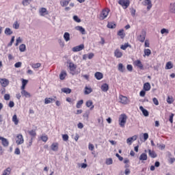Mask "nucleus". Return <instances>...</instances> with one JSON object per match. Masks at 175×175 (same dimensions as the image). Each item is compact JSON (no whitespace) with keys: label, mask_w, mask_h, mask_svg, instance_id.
Listing matches in <instances>:
<instances>
[{"label":"nucleus","mask_w":175,"mask_h":175,"mask_svg":"<svg viewBox=\"0 0 175 175\" xmlns=\"http://www.w3.org/2000/svg\"><path fill=\"white\" fill-rule=\"evenodd\" d=\"M107 27L111 28V29L115 28L116 27V24L113 23H108Z\"/></svg>","instance_id":"603ef678"},{"label":"nucleus","mask_w":175,"mask_h":175,"mask_svg":"<svg viewBox=\"0 0 175 175\" xmlns=\"http://www.w3.org/2000/svg\"><path fill=\"white\" fill-rule=\"evenodd\" d=\"M68 69L70 70V74L72 75V76H75V75H76V69H77V66L73 62H69Z\"/></svg>","instance_id":"7ed1b4c3"},{"label":"nucleus","mask_w":175,"mask_h":175,"mask_svg":"<svg viewBox=\"0 0 175 175\" xmlns=\"http://www.w3.org/2000/svg\"><path fill=\"white\" fill-rule=\"evenodd\" d=\"M161 35H165L166 36L167 35H169V29L163 28L161 30Z\"/></svg>","instance_id":"58836bf2"},{"label":"nucleus","mask_w":175,"mask_h":175,"mask_svg":"<svg viewBox=\"0 0 175 175\" xmlns=\"http://www.w3.org/2000/svg\"><path fill=\"white\" fill-rule=\"evenodd\" d=\"M86 106L87 107H90V110H93L94 107L92 100H89L86 102Z\"/></svg>","instance_id":"cd10ccee"},{"label":"nucleus","mask_w":175,"mask_h":175,"mask_svg":"<svg viewBox=\"0 0 175 175\" xmlns=\"http://www.w3.org/2000/svg\"><path fill=\"white\" fill-rule=\"evenodd\" d=\"M41 140L46 143V142L49 140V137H47V135H42L41 136Z\"/></svg>","instance_id":"3c124183"},{"label":"nucleus","mask_w":175,"mask_h":175,"mask_svg":"<svg viewBox=\"0 0 175 175\" xmlns=\"http://www.w3.org/2000/svg\"><path fill=\"white\" fill-rule=\"evenodd\" d=\"M118 69L119 72H121L122 73H124V72H125V67L124 66V65L122 63H120L118 64Z\"/></svg>","instance_id":"7c9ffc66"},{"label":"nucleus","mask_w":175,"mask_h":175,"mask_svg":"<svg viewBox=\"0 0 175 175\" xmlns=\"http://www.w3.org/2000/svg\"><path fill=\"white\" fill-rule=\"evenodd\" d=\"M94 77L97 80H102V79H103V74L102 72H97L94 74Z\"/></svg>","instance_id":"a211bd4d"},{"label":"nucleus","mask_w":175,"mask_h":175,"mask_svg":"<svg viewBox=\"0 0 175 175\" xmlns=\"http://www.w3.org/2000/svg\"><path fill=\"white\" fill-rule=\"evenodd\" d=\"M53 102H55V99L53 98H45L44 99V104L49 105L50 103H53Z\"/></svg>","instance_id":"6ab92c4d"},{"label":"nucleus","mask_w":175,"mask_h":175,"mask_svg":"<svg viewBox=\"0 0 175 175\" xmlns=\"http://www.w3.org/2000/svg\"><path fill=\"white\" fill-rule=\"evenodd\" d=\"M62 139L64 142H68L69 140V135L68 134H64L62 135Z\"/></svg>","instance_id":"09e8293b"},{"label":"nucleus","mask_w":175,"mask_h":175,"mask_svg":"<svg viewBox=\"0 0 175 175\" xmlns=\"http://www.w3.org/2000/svg\"><path fill=\"white\" fill-rule=\"evenodd\" d=\"M13 28H14V29H18V28H20V24H18V22H14V23L13 24Z\"/></svg>","instance_id":"8fccbe9b"},{"label":"nucleus","mask_w":175,"mask_h":175,"mask_svg":"<svg viewBox=\"0 0 175 175\" xmlns=\"http://www.w3.org/2000/svg\"><path fill=\"white\" fill-rule=\"evenodd\" d=\"M26 49H27V46H25V44H22L19 46V51H21V53H24Z\"/></svg>","instance_id":"4c0bfd02"},{"label":"nucleus","mask_w":175,"mask_h":175,"mask_svg":"<svg viewBox=\"0 0 175 175\" xmlns=\"http://www.w3.org/2000/svg\"><path fill=\"white\" fill-rule=\"evenodd\" d=\"M66 71L65 70H62L61 72H60V75H59V79L60 80H65V77H66Z\"/></svg>","instance_id":"c756f323"},{"label":"nucleus","mask_w":175,"mask_h":175,"mask_svg":"<svg viewBox=\"0 0 175 175\" xmlns=\"http://www.w3.org/2000/svg\"><path fill=\"white\" fill-rule=\"evenodd\" d=\"M148 154L149 156H150L151 158H157V153L154 150H148Z\"/></svg>","instance_id":"473e14b6"},{"label":"nucleus","mask_w":175,"mask_h":175,"mask_svg":"<svg viewBox=\"0 0 175 175\" xmlns=\"http://www.w3.org/2000/svg\"><path fill=\"white\" fill-rule=\"evenodd\" d=\"M109 13H110V10L109 9L103 10L99 15L100 20H105V18L109 16Z\"/></svg>","instance_id":"20e7f679"},{"label":"nucleus","mask_w":175,"mask_h":175,"mask_svg":"<svg viewBox=\"0 0 175 175\" xmlns=\"http://www.w3.org/2000/svg\"><path fill=\"white\" fill-rule=\"evenodd\" d=\"M62 92H64V94H70L72 92V90L68 88H64L62 89Z\"/></svg>","instance_id":"a19ab883"},{"label":"nucleus","mask_w":175,"mask_h":175,"mask_svg":"<svg viewBox=\"0 0 175 175\" xmlns=\"http://www.w3.org/2000/svg\"><path fill=\"white\" fill-rule=\"evenodd\" d=\"M152 102L156 106H158V105H159V101H158V98L155 97L152 98Z\"/></svg>","instance_id":"6e6d98bb"},{"label":"nucleus","mask_w":175,"mask_h":175,"mask_svg":"<svg viewBox=\"0 0 175 175\" xmlns=\"http://www.w3.org/2000/svg\"><path fill=\"white\" fill-rule=\"evenodd\" d=\"M168 162H169V163H170V165H173V163H174V162H175V158L170 157Z\"/></svg>","instance_id":"13d9d810"},{"label":"nucleus","mask_w":175,"mask_h":175,"mask_svg":"<svg viewBox=\"0 0 175 175\" xmlns=\"http://www.w3.org/2000/svg\"><path fill=\"white\" fill-rule=\"evenodd\" d=\"M78 166L81 167L82 169H85L87 167V163L78 164Z\"/></svg>","instance_id":"0e129e2a"},{"label":"nucleus","mask_w":175,"mask_h":175,"mask_svg":"<svg viewBox=\"0 0 175 175\" xmlns=\"http://www.w3.org/2000/svg\"><path fill=\"white\" fill-rule=\"evenodd\" d=\"M148 156L147 154L146 153H142L141 154V155L139 156V161H147L148 159Z\"/></svg>","instance_id":"2f4dec72"},{"label":"nucleus","mask_w":175,"mask_h":175,"mask_svg":"<svg viewBox=\"0 0 175 175\" xmlns=\"http://www.w3.org/2000/svg\"><path fill=\"white\" fill-rule=\"evenodd\" d=\"M21 65H23V63H21V62H18L14 64V66L15 68H21Z\"/></svg>","instance_id":"e2e57ef3"},{"label":"nucleus","mask_w":175,"mask_h":175,"mask_svg":"<svg viewBox=\"0 0 175 175\" xmlns=\"http://www.w3.org/2000/svg\"><path fill=\"white\" fill-rule=\"evenodd\" d=\"M52 151H58V143L55 142L51 146Z\"/></svg>","instance_id":"393cba45"},{"label":"nucleus","mask_w":175,"mask_h":175,"mask_svg":"<svg viewBox=\"0 0 175 175\" xmlns=\"http://www.w3.org/2000/svg\"><path fill=\"white\" fill-rule=\"evenodd\" d=\"M16 144H18V146H20L24 144V137L23 136V135L18 134L16 135Z\"/></svg>","instance_id":"0eeeda50"},{"label":"nucleus","mask_w":175,"mask_h":175,"mask_svg":"<svg viewBox=\"0 0 175 175\" xmlns=\"http://www.w3.org/2000/svg\"><path fill=\"white\" fill-rule=\"evenodd\" d=\"M70 2V0H61L60 5L64 8L65 6H68Z\"/></svg>","instance_id":"5701e85b"},{"label":"nucleus","mask_w":175,"mask_h":175,"mask_svg":"<svg viewBox=\"0 0 175 175\" xmlns=\"http://www.w3.org/2000/svg\"><path fill=\"white\" fill-rule=\"evenodd\" d=\"M91 92H92V88H88V87L85 88V92H84L85 95H88L91 94Z\"/></svg>","instance_id":"e433bc0d"},{"label":"nucleus","mask_w":175,"mask_h":175,"mask_svg":"<svg viewBox=\"0 0 175 175\" xmlns=\"http://www.w3.org/2000/svg\"><path fill=\"white\" fill-rule=\"evenodd\" d=\"M139 110H141V111H142V113L144 114V116L145 117H148V111H147V109H144V107H143V106H140L139 107Z\"/></svg>","instance_id":"4be33fe9"},{"label":"nucleus","mask_w":175,"mask_h":175,"mask_svg":"<svg viewBox=\"0 0 175 175\" xmlns=\"http://www.w3.org/2000/svg\"><path fill=\"white\" fill-rule=\"evenodd\" d=\"M142 5L144 6H147V10H151V8H152V3L151 0H144L142 2Z\"/></svg>","instance_id":"1a4fd4ad"},{"label":"nucleus","mask_w":175,"mask_h":175,"mask_svg":"<svg viewBox=\"0 0 175 175\" xmlns=\"http://www.w3.org/2000/svg\"><path fill=\"white\" fill-rule=\"evenodd\" d=\"M88 148L90 151H94L95 146H94V144H89Z\"/></svg>","instance_id":"052dcab7"},{"label":"nucleus","mask_w":175,"mask_h":175,"mask_svg":"<svg viewBox=\"0 0 175 175\" xmlns=\"http://www.w3.org/2000/svg\"><path fill=\"white\" fill-rule=\"evenodd\" d=\"M173 68V64H172V62H168L166 64L165 69H172Z\"/></svg>","instance_id":"c03bdc74"},{"label":"nucleus","mask_w":175,"mask_h":175,"mask_svg":"<svg viewBox=\"0 0 175 175\" xmlns=\"http://www.w3.org/2000/svg\"><path fill=\"white\" fill-rule=\"evenodd\" d=\"M128 47H129V44H124V45H121L120 49L122 50H125L126 49H128Z\"/></svg>","instance_id":"bf43d9fd"},{"label":"nucleus","mask_w":175,"mask_h":175,"mask_svg":"<svg viewBox=\"0 0 175 175\" xmlns=\"http://www.w3.org/2000/svg\"><path fill=\"white\" fill-rule=\"evenodd\" d=\"M170 13H174L175 14V3L170 5Z\"/></svg>","instance_id":"f704fd0d"},{"label":"nucleus","mask_w":175,"mask_h":175,"mask_svg":"<svg viewBox=\"0 0 175 175\" xmlns=\"http://www.w3.org/2000/svg\"><path fill=\"white\" fill-rule=\"evenodd\" d=\"M83 103H84V101L83 100H79L77 103V105H76L77 109H80Z\"/></svg>","instance_id":"79ce46f5"},{"label":"nucleus","mask_w":175,"mask_h":175,"mask_svg":"<svg viewBox=\"0 0 175 175\" xmlns=\"http://www.w3.org/2000/svg\"><path fill=\"white\" fill-rule=\"evenodd\" d=\"M81 50H84V45L83 44L72 48V51L74 53L81 51Z\"/></svg>","instance_id":"f8f14e48"},{"label":"nucleus","mask_w":175,"mask_h":175,"mask_svg":"<svg viewBox=\"0 0 175 175\" xmlns=\"http://www.w3.org/2000/svg\"><path fill=\"white\" fill-rule=\"evenodd\" d=\"M98 123L99 125H103V118L100 117L97 119Z\"/></svg>","instance_id":"4d7b16f0"},{"label":"nucleus","mask_w":175,"mask_h":175,"mask_svg":"<svg viewBox=\"0 0 175 175\" xmlns=\"http://www.w3.org/2000/svg\"><path fill=\"white\" fill-rule=\"evenodd\" d=\"M120 103H122V105H128L129 103V99H128V97L120 95L119 96Z\"/></svg>","instance_id":"6e6552de"},{"label":"nucleus","mask_w":175,"mask_h":175,"mask_svg":"<svg viewBox=\"0 0 175 175\" xmlns=\"http://www.w3.org/2000/svg\"><path fill=\"white\" fill-rule=\"evenodd\" d=\"M135 140H137V135H133V137H129L126 139V143L129 144V146H131L132 145V143Z\"/></svg>","instance_id":"9b49d317"},{"label":"nucleus","mask_w":175,"mask_h":175,"mask_svg":"<svg viewBox=\"0 0 175 175\" xmlns=\"http://www.w3.org/2000/svg\"><path fill=\"white\" fill-rule=\"evenodd\" d=\"M46 14H49V12H47V9L44 8H42L40 10V15L43 16H46Z\"/></svg>","instance_id":"aec40b11"},{"label":"nucleus","mask_w":175,"mask_h":175,"mask_svg":"<svg viewBox=\"0 0 175 175\" xmlns=\"http://www.w3.org/2000/svg\"><path fill=\"white\" fill-rule=\"evenodd\" d=\"M94 53H90L88 55V59H92V58H94Z\"/></svg>","instance_id":"774afa93"},{"label":"nucleus","mask_w":175,"mask_h":175,"mask_svg":"<svg viewBox=\"0 0 175 175\" xmlns=\"http://www.w3.org/2000/svg\"><path fill=\"white\" fill-rule=\"evenodd\" d=\"M12 122L14 123V125H18V118H17V115L14 114L12 116Z\"/></svg>","instance_id":"c9c22d12"},{"label":"nucleus","mask_w":175,"mask_h":175,"mask_svg":"<svg viewBox=\"0 0 175 175\" xmlns=\"http://www.w3.org/2000/svg\"><path fill=\"white\" fill-rule=\"evenodd\" d=\"M73 20L76 21V23H81V20L77 15L73 16Z\"/></svg>","instance_id":"864d4df0"},{"label":"nucleus","mask_w":175,"mask_h":175,"mask_svg":"<svg viewBox=\"0 0 175 175\" xmlns=\"http://www.w3.org/2000/svg\"><path fill=\"white\" fill-rule=\"evenodd\" d=\"M139 96H142V98L146 96V90H142L139 92Z\"/></svg>","instance_id":"69168bd1"},{"label":"nucleus","mask_w":175,"mask_h":175,"mask_svg":"<svg viewBox=\"0 0 175 175\" xmlns=\"http://www.w3.org/2000/svg\"><path fill=\"white\" fill-rule=\"evenodd\" d=\"M118 3L123 9H128L129 5H131V1L129 0H119Z\"/></svg>","instance_id":"39448f33"},{"label":"nucleus","mask_w":175,"mask_h":175,"mask_svg":"<svg viewBox=\"0 0 175 175\" xmlns=\"http://www.w3.org/2000/svg\"><path fill=\"white\" fill-rule=\"evenodd\" d=\"M31 3V0H23L22 4L23 6H28Z\"/></svg>","instance_id":"49530a36"},{"label":"nucleus","mask_w":175,"mask_h":175,"mask_svg":"<svg viewBox=\"0 0 175 175\" xmlns=\"http://www.w3.org/2000/svg\"><path fill=\"white\" fill-rule=\"evenodd\" d=\"M15 155H20L21 154V151L19 148H16L14 150Z\"/></svg>","instance_id":"5fc2aeb1"},{"label":"nucleus","mask_w":175,"mask_h":175,"mask_svg":"<svg viewBox=\"0 0 175 175\" xmlns=\"http://www.w3.org/2000/svg\"><path fill=\"white\" fill-rule=\"evenodd\" d=\"M42 64L40 63H36L31 65L33 69H38V68H40Z\"/></svg>","instance_id":"37998d69"},{"label":"nucleus","mask_w":175,"mask_h":175,"mask_svg":"<svg viewBox=\"0 0 175 175\" xmlns=\"http://www.w3.org/2000/svg\"><path fill=\"white\" fill-rule=\"evenodd\" d=\"M106 165H113V159L109 158L107 159L105 161Z\"/></svg>","instance_id":"de8ad7c7"},{"label":"nucleus","mask_w":175,"mask_h":175,"mask_svg":"<svg viewBox=\"0 0 175 175\" xmlns=\"http://www.w3.org/2000/svg\"><path fill=\"white\" fill-rule=\"evenodd\" d=\"M126 68L127 70H129V72H132V70H133V66H132L131 64L127 65Z\"/></svg>","instance_id":"680f3d73"},{"label":"nucleus","mask_w":175,"mask_h":175,"mask_svg":"<svg viewBox=\"0 0 175 175\" xmlns=\"http://www.w3.org/2000/svg\"><path fill=\"white\" fill-rule=\"evenodd\" d=\"M144 57H150V55H151V50H150L149 49H144Z\"/></svg>","instance_id":"72a5a7b5"},{"label":"nucleus","mask_w":175,"mask_h":175,"mask_svg":"<svg viewBox=\"0 0 175 175\" xmlns=\"http://www.w3.org/2000/svg\"><path fill=\"white\" fill-rule=\"evenodd\" d=\"M133 65L135 68L140 69V70H143L144 69V66L143 65V63H142V61H140L139 59L135 60L133 62Z\"/></svg>","instance_id":"423d86ee"},{"label":"nucleus","mask_w":175,"mask_h":175,"mask_svg":"<svg viewBox=\"0 0 175 175\" xmlns=\"http://www.w3.org/2000/svg\"><path fill=\"white\" fill-rule=\"evenodd\" d=\"M0 83L1 85V87H3L5 88V87H8L9 85V80L5 78H0Z\"/></svg>","instance_id":"9d476101"},{"label":"nucleus","mask_w":175,"mask_h":175,"mask_svg":"<svg viewBox=\"0 0 175 175\" xmlns=\"http://www.w3.org/2000/svg\"><path fill=\"white\" fill-rule=\"evenodd\" d=\"M167 102L169 103V105H172L173 102H174V99L173 98V96H168L167 98Z\"/></svg>","instance_id":"ea45409f"},{"label":"nucleus","mask_w":175,"mask_h":175,"mask_svg":"<svg viewBox=\"0 0 175 175\" xmlns=\"http://www.w3.org/2000/svg\"><path fill=\"white\" fill-rule=\"evenodd\" d=\"M146 36H147V31L144 29H142L139 34L137 36V39L141 43H144L146 40Z\"/></svg>","instance_id":"f03ea898"},{"label":"nucleus","mask_w":175,"mask_h":175,"mask_svg":"<svg viewBox=\"0 0 175 175\" xmlns=\"http://www.w3.org/2000/svg\"><path fill=\"white\" fill-rule=\"evenodd\" d=\"M114 55L116 58H121L122 57V52L120 49H116L114 51Z\"/></svg>","instance_id":"4468645a"},{"label":"nucleus","mask_w":175,"mask_h":175,"mask_svg":"<svg viewBox=\"0 0 175 175\" xmlns=\"http://www.w3.org/2000/svg\"><path fill=\"white\" fill-rule=\"evenodd\" d=\"M173 117H174V114L171 113V115L170 116V119H169V121H170V122H171V124H173Z\"/></svg>","instance_id":"338daca9"},{"label":"nucleus","mask_w":175,"mask_h":175,"mask_svg":"<svg viewBox=\"0 0 175 175\" xmlns=\"http://www.w3.org/2000/svg\"><path fill=\"white\" fill-rule=\"evenodd\" d=\"M75 29H77V31H79L82 35H85V29H84L83 27L77 26L75 27Z\"/></svg>","instance_id":"412c9836"},{"label":"nucleus","mask_w":175,"mask_h":175,"mask_svg":"<svg viewBox=\"0 0 175 175\" xmlns=\"http://www.w3.org/2000/svg\"><path fill=\"white\" fill-rule=\"evenodd\" d=\"M29 136H31V139H34L36 137V130H29L27 131Z\"/></svg>","instance_id":"2eb2a0df"},{"label":"nucleus","mask_w":175,"mask_h":175,"mask_svg":"<svg viewBox=\"0 0 175 175\" xmlns=\"http://www.w3.org/2000/svg\"><path fill=\"white\" fill-rule=\"evenodd\" d=\"M22 96H25V98H31V94L26 90L21 91Z\"/></svg>","instance_id":"a878e982"},{"label":"nucleus","mask_w":175,"mask_h":175,"mask_svg":"<svg viewBox=\"0 0 175 175\" xmlns=\"http://www.w3.org/2000/svg\"><path fill=\"white\" fill-rule=\"evenodd\" d=\"M144 90L145 91H150V90H151V85L150 83L146 82L144 84Z\"/></svg>","instance_id":"bb28decb"},{"label":"nucleus","mask_w":175,"mask_h":175,"mask_svg":"<svg viewBox=\"0 0 175 175\" xmlns=\"http://www.w3.org/2000/svg\"><path fill=\"white\" fill-rule=\"evenodd\" d=\"M100 88L103 92H107L109 91V85L107 83H103Z\"/></svg>","instance_id":"f3484780"},{"label":"nucleus","mask_w":175,"mask_h":175,"mask_svg":"<svg viewBox=\"0 0 175 175\" xmlns=\"http://www.w3.org/2000/svg\"><path fill=\"white\" fill-rule=\"evenodd\" d=\"M0 140H1L3 147L9 146V141H8V139H6L3 137H0Z\"/></svg>","instance_id":"ddd939ff"},{"label":"nucleus","mask_w":175,"mask_h":175,"mask_svg":"<svg viewBox=\"0 0 175 175\" xmlns=\"http://www.w3.org/2000/svg\"><path fill=\"white\" fill-rule=\"evenodd\" d=\"M64 39L65 42H69V40H70V34L68 32H65L64 34Z\"/></svg>","instance_id":"c85d7f7f"},{"label":"nucleus","mask_w":175,"mask_h":175,"mask_svg":"<svg viewBox=\"0 0 175 175\" xmlns=\"http://www.w3.org/2000/svg\"><path fill=\"white\" fill-rule=\"evenodd\" d=\"M4 33L5 35H7L8 36H10V35L13 34V31H12V29L10 28L6 27L4 31Z\"/></svg>","instance_id":"b1692460"},{"label":"nucleus","mask_w":175,"mask_h":175,"mask_svg":"<svg viewBox=\"0 0 175 175\" xmlns=\"http://www.w3.org/2000/svg\"><path fill=\"white\" fill-rule=\"evenodd\" d=\"M118 36H120L122 38H124L125 33H124V29L119 30L118 32Z\"/></svg>","instance_id":"a18cd8bd"},{"label":"nucleus","mask_w":175,"mask_h":175,"mask_svg":"<svg viewBox=\"0 0 175 175\" xmlns=\"http://www.w3.org/2000/svg\"><path fill=\"white\" fill-rule=\"evenodd\" d=\"M128 120V116L126 114L122 113L119 116V125L121 128H125V124H126V120Z\"/></svg>","instance_id":"f257e3e1"},{"label":"nucleus","mask_w":175,"mask_h":175,"mask_svg":"<svg viewBox=\"0 0 175 175\" xmlns=\"http://www.w3.org/2000/svg\"><path fill=\"white\" fill-rule=\"evenodd\" d=\"M11 173H12V168L10 167H8L3 171L1 175H10Z\"/></svg>","instance_id":"dca6fc26"}]
</instances>
